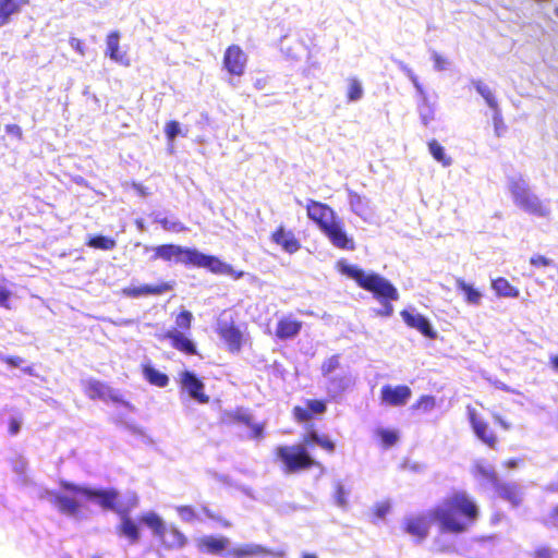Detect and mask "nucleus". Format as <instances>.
Wrapping results in <instances>:
<instances>
[{"instance_id": "nucleus-1", "label": "nucleus", "mask_w": 558, "mask_h": 558, "mask_svg": "<svg viewBox=\"0 0 558 558\" xmlns=\"http://www.w3.org/2000/svg\"><path fill=\"white\" fill-rule=\"evenodd\" d=\"M441 531L460 534L473 525L480 517V508L465 490H453L430 511Z\"/></svg>"}, {"instance_id": "nucleus-2", "label": "nucleus", "mask_w": 558, "mask_h": 558, "mask_svg": "<svg viewBox=\"0 0 558 558\" xmlns=\"http://www.w3.org/2000/svg\"><path fill=\"white\" fill-rule=\"evenodd\" d=\"M342 272L352 278L360 288L371 292L378 302L399 299L397 288L376 272H365L363 269L351 265L343 266Z\"/></svg>"}, {"instance_id": "nucleus-3", "label": "nucleus", "mask_w": 558, "mask_h": 558, "mask_svg": "<svg viewBox=\"0 0 558 558\" xmlns=\"http://www.w3.org/2000/svg\"><path fill=\"white\" fill-rule=\"evenodd\" d=\"M138 521L151 531L163 550H179L187 544V537L175 525H167L156 512L143 513Z\"/></svg>"}, {"instance_id": "nucleus-4", "label": "nucleus", "mask_w": 558, "mask_h": 558, "mask_svg": "<svg viewBox=\"0 0 558 558\" xmlns=\"http://www.w3.org/2000/svg\"><path fill=\"white\" fill-rule=\"evenodd\" d=\"M286 474H293L319 466L303 445L279 446L275 450Z\"/></svg>"}, {"instance_id": "nucleus-5", "label": "nucleus", "mask_w": 558, "mask_h": 558, "mask_svg": "<svg viewBox=\"0 0 558 558\" xmlns=\"http://www.w3.org/2000/svg\"><path fill=\"white\" fill-rule=\"evenodd\" d=\"M509 191L514 204L527 214L539 217L548 215V208L530 190L522 178L511 179L509 182Z\"/></svg>"}, {"instance_id": "nucleus-6", "label": "nucleus", "mask_w": 558, "mask_h": 558, "mask_svg": "<svg viewBox=\"0 0 558 558\" xmlns=\"http://www.w3.org/2000/svg\"><path fill=\"white\" fill-rule=\"evenodd\" d=\"M60 486L74 495H82L83 497L96 501L101 509L108 511H118L120 504V494L116 488L95 489L89 487L78 486L70 482H61Z\"/></svg>"}, {"instance_id": "nucleus-7", "label": "nucleus", "mask_w": 558, "mask_h": 558, "mask_svg": "<svg viewBox=\"0 0 558 558\" xmlns=\"http://www.w3.org/2000/svg\"><path fill=\"white\" fill-rule=\"evenodd\" d=\"M189 266L205 268L215 275H228L235 280L244 276L242 270H234L231 265L220 260L217 256L204 254L196 248H193Z\"/></svg>"}, {"instance_id": "nucleus-8", "label": "nucleus", "mask_w": 558, "mask_h": 558, "mask_svg": "<svg viewBox=\"0 0 558 558\" xmlns=\"http://www.w3.org/2000/svg\"><path fill=\"white\" fill-rule=\"evenodd\" d=\"M468 418L475 437L487 448L496 450L499 439L488 422L482 418L474 408L468 407Z\"/></svg>"}, {"instance_id": "nucleus-9", "label": "nucleus", "mask_w": 558, "mask_h": 558, "mask_svg": "<svg viewBox=\"0 0 558 558\" xmlns=\"http://www.w3.org/2000/svg\"><path fill=\"white\" fill-rule=\"evenodd\" d=\"M306 214L322 232L337 219L335 210L329 205L314 199L307 202Z\"/></svg>"}, {"instance_id": "nucleus-10", "label": "nucleus", "mask_w": 558, "mask_h": 558, "mask_svg": "<svg viewBox=\"0 0 558 558\" xmlns=\"http://www.w3.org/2000/svg\"><path fill=\"white\" fill-rule=\"evenodd\" d=\"M193 248L167 243L155 247L154 259H162L165 262L182 263L189 266Z\"/></svg>"}, {"instance_id": "nucleus-11", "label": "nucleus", "mask_w": 558, "mask_h": 558, "mask_svg": "<svg viewBox=\"0 0 558 558\" xmlns=\"http://www.w3.org/2000/svg\"><path fill=\"white\" fill-rule=\"evenodd\" d=\"M247 57L238 45H230L223 53V68L232 76H241L245 72Z\"/></svg>"}, {"instance_id": "nucleus-12", "label": "nucleus", "mask_w": 558, "mask_h": 558, "mask_svg": "<svg viewBox=\"0 0 558 558\" xmlns=\"http://www.w3.org/2000/svg\"><path fill=\"white\" fill-rule=\"evenodd\" d=\"M430 519L425 514L410 515L404 519L402 530L416 542H423L429 534Z\"/></svg>"}, {"instance_id": "nucleus-13", "label": "nucleus", "mask_w": 558, "mask_h": 558, "mask_svg": "<svg viewBox=\"0 0 558 558\" xmlns=\"http://www.w3.org/2000/svg\"><path fill=\"white\" fill-rule=\"evenodd\" d=\"M174 282L165 281L158 284L129 286L121 290L123 296L138 299L147 295H161L173 290Z\"/></svg>"}, {"instance_id": "nucleus-14", "label": "nucleus", "mask_w": 558, "mask_h": 558, "mask_svg": "<svg viewBox=\"0 0 558 558\" xmlns=\"http://www.w3.org/2000/svg\"><path fill=\"white\" fill-rule=\"evenodd\" d=\"M217 333L226 343L229 352L239 353L241 351L243 333L234 323L220 324Z\"/></svg>"}, {"instance_id": "nucleus-15", "label": "nucleus", "mask_w": 558, "mask_h": 558, "mask_svg": "<svg viewBox=\"0 0 558 558\" xmlns=\"http://www.w3.org/2000/svg\"><path fill=\"white\" fill-rule=\"evenodd\" d=\"M400 315L409 328L417 330L428 339H436L437 332L433 328L428 318H426L424 315L420 313H413L408 310H402Z\"/></svg>"}, {"instance_id": "nucleus-16", "label": "nucleus", "mask_w": 558, "mask_h": 558, "mask_svg": "<svg viewBox=\"0 0 558 558\" xmlns=\"http://www.w3.org/2000/svg\"><path fill=\"white\" fill-rule=\"evenodd\" d=\"M323 233L329 239L333 246L353 251L355 248V244L352 238H350L344 231L343 223L336 219L330 226H328Z\"/></svg>"}, {"instance_id": "nucleus-17", "label": "nucleus", "mask_w": 558, "mask_h": 558, "mask_svg": "<svg viewBox=\"0 0 558 558\" xmlns=\"http://www.w3.org/2000/svg\"><path fill=\"white\" fill-rule=\"evenodd\" d=\"M327 411V402L319 399H308L305 407L295 405L292 409L293 417L299 423H305L313 420L316 415H322Z\"/></svg>"}, {"instance_id": "nucleus-18", "label": "nucleus", "mask_w": 558, "mask_h": 558, "mask_svg": "<svg viewBox=\"0 0 558 558\" xmlns=\"http://www.w3.org/2000/svg\"><path fill=\"white\" fill-rule=\"evenodd\" d=\"M180 384L186 389L189 395L199 403H207L209 397L204 392L203 381L190 371H184L180 375Z\"/></svg>"}, {"instance_id": "nucleus-19", "label": "nucleus", "mask_w": 558, "mask_h": 558, "mask_svg": "<svg viewBox=\"0 0 558 558\" xmlns=\"http://www.w3.org/2000/svg\"><path fill=\"white\" fill-rule=\"evenodd\" d=\"M271 241L284 252L294 254L301 248V242L293 231L287 230L282 225L278 226L270 235Z\"/></svg>"}, {"instance_id": "nucleus-20", "label": "nucleus", "mask_w": 558, "mask_h": 558, "mask_svg": "<svg viewBox=\"0 0 558 558\" xmlns=\"http://www.w3.org/2000/svg\"><path fill=\"white\" fill-rule=\"evenodd\" d=\"M411 395V389L405 385H399L396 387L385 385L380 389L381 401L392 407H400L405 404L410 399Z\"/></svg>"}, {"instance_id": "nucleus-21", "label": "nucleus", "mask_w": 558, "mask_h": 558, "mask_svg": "<svg viewBox=\"0 0 558 558\" xmlns=\"http://www.w3.org/2000/svg\"><path fill=\"white\" fill-rule=\"evenodd\" d=\"M303 323L292 315H286L278 319L275 336L280 340H289L295 338L301 329Z\"/></svg>"}, {"instance_id": "nucleus-22", "label": "nucleus", "mask_w": 558, "mask_h": 558, "mask_svg": "<svg viewBox=\"0 0 558 558\" xmlns=\"http://www.w3.org/2000/svg\"><path fill=\"white\" fill-rule=\"evenodd\" d=\"M120 33L118 31L110 32L106 37V54L114 62L129 66L131 61L125 51L120 49Z\"/></svg>"}, {"instance_id": "nucleus-23", "label": "nucleus", "mask_w": 558, "mask_h": 558, "mask_svg": "<svg viewBox=\"0 0 558 558\" xmlns=\"http://www.w3.org/2000/svg\"><path fill=\"white\" fill-rule=\"evenodd\" d=\"M229 539L225 536H203L197 539L196 546L203 554L220 555L229 547Z\"/></svg>"}, {"instance_id": "nucleus-24", "label": "nucleus", "mask_w": 558, "mask_h": 558, "mask_svg": "<svg viewBox=\"0 0 558 558\" xmlns=\"http://www.w3.org/2000/svg\"><path fill=\"white\" fill-rule=\"evenodd\" d=\"M163 338L170 340V343L173 349L186 355L197 354L196 345L182 331H179L177 329L168 330L163 335Z\"/></svg>"}, {"instance_id": "nucleus-25", "label": "nucleus", "mask_w": 558, "mask_h": 558, "mask_svg": "<svg viewBox=\"0 0 558 558\" xmlns=\"http://www.w3.org/2000/svg\"><path fill=\"white\" fill-rule=\"evenodd\" d=\"M83 390L90 400H105L109 398L113 401H118V398L113 396L110 387L98 379H88L84 383Z\"/></svg>"}, {"instance_id": "nucleus-26", "label": "nucleus", "mask_w": 558, "mask_h": 558, "mask_svg": "<svg viewBox=\"0 0 558 558\" xmlns=\"http://www.w3.org/2000/svg\"><path fill=\"white\" fill-rule=\"evenodd\" d=\"M72 496L64 494H54L52 504L57 509L66 515H76L81 510V502L75 498L77 495L70 493Z\"/></svg>"}, {"instance_id": "nucleus-27", "label": "nucleus", "mask_w": 558, "mask_h": 558, "mask_svg": "<svg viewBox=\"0 0 558 558\" xmlns=\"http://www.w3.org/2000/svg\"><path fill=\"white\" fill-rule=\"evenodd\" d=\"M116 532L120 537H125L131 544H136L141 538L140 529L135 521L128 514L121 518V522L116 527Z\"/></svg>"}, {"instance_id": "nucleus-28", "label": "nucleus", "mask_w": 558, "mask_h": 558, "mask_svg": "<svg viewBox=\"0 0 558 558\" xmlns=\"http://www.w3.org/2000/svg\"><path fill=\"white\" fill-rule=\"evenodd\" d=\"M267 553L266 547L257 544H243L226 551L227 558H254L263 557Z\"/></svg>"}, {"instance_id": "nucleus-29", "label": "nucleus", "mask_w": 558, "mask_h": 558, "mask_svg": "<svg viewBox=\"0 0 558 558\" xmlns=\"http://www.w3.org/2000/svg\"><path fill=\"white\" fill-rule=\"evenodd\" d=\"M29 0H0V26L7 25L11 16L17 14Z\"/></svg>"}, {"instance_id": "nucleus-30", "label": "nucleus", "mask_w": 558, "mask_h": 558, "mask_svg": "<svg viewBox=\"0 0 558 558\" xmlns=\"http://www.w3.org/2000/svg\"><path fill=\"white\" fill-rule=\"evenodd\" d=\"M497 494L502 499L509 501L513 507H518L522 502L521 492L515 484L500 483V481L494 486Z\"/></svg>"}, {"instance_id": "nucleus-31", "label": "nucleus", "mask_w": 558, "mask_h": 558, "mask_svg": "<svg viewBox=\"0 0 558 558\" xmlns=\"http://www.w3.org/2000/svg\"><path fill=\"white\" fill-rule=\"evenodd\" d=\"M456 286L464 294L466 303L472 305H478L482 299V293L473 287V284L465 282L463 279L458 278Z\"/></svg>"}, {"instance_id": "nucleus-32", "label": "nucleus", "mask_w": 558, "mask_h": 558, "mask_svg": "<svg viewBox=\"0 0 558 558\" xmlns=\"http://www.w3.org/2000/svg\"><path fill=\"white\" fill-rule=\"evenodd\" d=\"M492 288L499 296L515 298L519 295V290L504 277L494 279Z\"/></svg>"}, {"instance_id": "nucleus-33", "label": "nucleus", "mask_w": 558, "mask_h": 558, "mask_svg": "<svg viewBox=\"0 0 558 558\" xmlns=\"http://www.w3.org/2000/svg\"><path fill=\"white\" fill-rule=\"evenodd\" d=\"M145 379L154 386H157L159 388H163L169 383V377L159 372L158 369L154 368L153 366H145L143 369Z\"/></svg>"}, {"instance_id": "nucleus-34", "label": "nucleus", "mask_w": 558, "mask_h": 558, "mask_svg": "<svg viewBox=\"0 0 558 558\" xmlns=\"http://www.w3.org/2000/svg\"><path fill=\"white\" fill-rule=\"evenodd\" d=\"M86 245L95 250L111 251L117 246V242L113 238L97 234L90 236Z\"/></svg>"}, {"instance_id": "nucleus-35", "label": "nucleus", "mask_w": 558, "mask_h": 558, "mask_svg": "<svg viewBox=\"0 0 558 558\" xmlns=\"http://www.w3.org/2000/svg\"><path fill=\"white\" fill-rule=\"evenodd\" d=\"M305 442L315 444L329 453H332L336 449V445L331 439L326 435H318L315 430H312L306 435Z\"/></svg>"}, {"instance_id": "nucleus-36", "label": "nucleus", "mask_w": 558, "mask_h": 558, "mask_svg": "<svg viewBox=\"0 0 558 558\" xmlns=\"http://www.w3.org/2000/svg\"><path fill=\"white\" fill-rule=\"evenodd\" d=\"M251 420L252 416L241 408L227 412L223 417L225 423L228 425L242 424L246 426L251 425Z\"/></svg>"}, {"instance_id": "nucleus-37", "label": "nucleus", "mask_w": 558, "mask_h": 558, "mask_svg": "<svg viewBox=\"0 0 558 558\" xmlns=\"http://www.w3.org/2000/svg\"><path fill=\"white\" fill-rule=\"evenodd\" d=\"M428 149L433 158L444 167L451 165V158L446 156L444 147L436 140H430L428 142Z\"/></svg>"}, {"instance_id": "nucleus-38", "label": "nucleus", "mask_w": 558, "mask_h": 558, "mask_svg": "<svg viewBox=\"0 0 558 558\" xmlns=\"http://www.w3.org/2000/svg\"><path fill=\"white\" fill-rule=\"evenodd\" d=\"M474 474L490 483L492 485H496L499 482L498 474L492 468H487L483 464H476L474 466Z\"/></svg>"}, {"instance_id": "nucleus-39", "label": "nucleus", "mask_w": 558, "mask_h": 558, "mask_svg": "<svg viewBox=\"0 0 558 558\" xmlns=\"http://www.w3.org/2000/svg\"><path fill=\"white\" fill-rule=\"evenodd\" d=\"M363 96V88L361 82L356 77L348 80L347 99L348 101H356Z\"/></svg>"}, {"instance_id": "nucleus-40", "label": "nucleus", "mask_w": 558, "mask_h": 558, "mask_svg": "<svg viewBox=\"0 0 558 558\" xmlns=\"http://www.w3.org/2000/svg\"><path fill=\"white\" fill-rule=\"evenodd\" d=\"M376 435L385 448L392 447L398 441V434L392 429L379 428Z\"/></svg>"}, {"instance_id": "nucleus-41", "label": "nucleus", "mask_w": 558, "mask_h": 558, "mask_svg": "<svg viewBox=\"0 0 558 558\" xmlns=\"http://www.w3.org/2000/svg\"><path fill=\"white\" fill-rule=\"evenodd\" d=\"M339 366H340V355L335 354V355H331L330 357L326 359L322 363L320 371L324 376H327V375L331 374L332 372H335L337 368H339Z\"/></svg>"}, {"instance_id": "nucleus-42", "label": "nucleus", "mask_w": 558, "mask_h": 558, "mask_svg": "<svg viewBox=\"0 0 558 558\" xmlns=\"http://www.w3.org/2000/svg\"><path fill=\"white\" fill-rule=\"evenodd\" d=\"M436 405L435 397L425 395L421 396L417 401L412 405L415 410H422L424 412H428L433 410Z\"/></svg>"}, {"instance_id": "nucleus-43", "label": "nucleus", "mask_w": 558, "mask_h": 558, "mask_svg": "<svg viewBox=\"0 0 558 558\" xmlns=\"http://www.w3.org/2000/svg\"><path fill=\"white\" fill-rule=\"evenodd\" d=\"M192 319H193L192 313L184 310L177 315L175 325L178 328L182 329L183 331H187L191 329Z\"/></svg>"}, {"instance_id": "nucleus-44", "label": "nucleus", "mask_w": 558, "mask_h": 558, "mask_svg": "<svg viewBox=\"0 0 558 558\" xmlns=\"http://www.w3.org/2000/svg\"><path fill=\"white\" fill-rule=\"evenodd\" d=\"M542 524L547 529H558V505L554 506L548 513L542 518Z\"/></svg>"}, {"instance_id": "nucleus-45", "label": "nucleus", "mask_w": 558, "mask_h": 558, "mask_svg": "<svg viewBox=\"0 0 558 558\" xmlns=\"http://www.w3.org/2000/svg\"><path fill=\"white\" fill-rule=\"evenodd\" d=\"M476 89L482 95V97L486 100L487 105L492 109H497V107H498L497 100L488 86L483 85V84H477Z\"/></svg>"}, {"instance_id": "nucleus-46", "label": "nucleus", "mask_w": 558, "mask_h": 558, "mask_svg": "<svg viewBox=\"0 0 558 558\" xmlns=\"http://www.w3.org/2000/svg\"><path fill=\"white\" fill-rule=\"evenodd\" d=\"M157 222L166 231L182 232L186 230V227L180 221H170L168 218H160Z\"/></svg>"}, {"instance_id": "nucleus-47", "label": "nucleus", "mask_w": 558, "mask_h": 558, "mask_svg": "<svg viewBox=\"0 0 558 558\" xmlns=\"http://www.w3.org/2000/svg\"><path fill=\"white\" fill-rule=\"evenodd\" d=\"M165 134L167 137V141L169 143H172L174 138L181 134L180 130V123L175 120L168 121L165 125Z\"/></svg>"}, {"instance_id": "nucleus-48", "label": "nucleus", "mask_w": 558, "mask_h": 558, "mask_svg": "<svg viewBox=\"0 0 558 558\" xmlns=\"http://www.w3.org/2000/svg\"><path fill=\"white\" fill-rule=\"evenodd\" d=\"M390 506L387 502H380L374 506L373 508V517L377 520L384 519L386 514L389 512Z\"/></svg>"}, {"instance_id": "nucleus-49", "label": "nucleus", "mask_w": 558, "mask_h": 558, "mask_svg": "<svg viewBox=\"0 0 558 558\" xmlns=\"http://www.w3.org/2000/svg\"><path fill=\"white\" fill-rule=\"evenodd\" d=\"M177 512L179 513V515L181 518H183L186 521L193 520L196 518L195 510L192 506H179L177 508Z\"/></svg>"}, {"instance_id": "nucleus-50", "label": "nucleus", "mask_w": 558, "mask_h": 558, "mask_svg": "<svg viewBox=\"0 0 558 558\" xmlns=\"http://www.w3.org/2000/svg\"><path fill=\"white\" fill-rule=\"evenodd\" d=\"M248 427H251V435L250 437L253 438V439H256V440H259L264 437V424L263 423H253L251 421V425H247Z\"/></svg>"}, {"instance_id": "nucleus-51", "label": "nucleus", "mask_w": 558, "mask_h": 558, "mask_svg": "<svg viewBox=\"0 0 558 558\" xmlns=\"http://www.w3.org/2000/svg\"><path fill=\"white\" fill-rule=\"evenodd\" d=\"M530 263L534 267H547L551 262L543 255H534L530 258Z\"/></svg>"}, {"instance_id": "nucleus-52", "label": "nucleus", "mask_w": 558, "mask_h": 558, "mask_svg": "<svg viewBox=\"0 0 558 558\" xmlns=\"http://www.w3.org/2000/svg\"><path fill=\"white\" fill-rule=\"evenodd\" d=\"M493 420L497 425H499L505 430H509L512 428V424L499 413H493Z\"/></svg>"}, {"instance_id": "nucleus-53", "label": "nucleus", "mask_w": 558, "mask_h": 558, "mask_svg": "<svg viewBox=\"0 0 558 558\" xmlns=\"http://www.w3.org/2000/svg\"><path fill=\"white\" fill-rule=\"evenodd\" d=\"M11 298V291L0 287V306L10 310L9 300Z\"/></svg>"}, {"instance_id": "nucleus-54", "label": "nucleus", "mask_w": 558, "mask_h": 558, "mask_svg": "<svg viewBox=\"0 0 558 558\" xmlns=\"http://www.w3.org/2000/svg\"><path fill=\"white\" fill-rule=\"evenodd\" d=\"M5 132L14 137H16L19 141L23 138V131L17 124H7L5 125Z\"/></svg>"}, {"instance_id": "nucleus-55", "label": "nucleus", "mask_w": 558, "mask_h": 558, "mask_svg": "<svg viewBox=\"0 0 558 558\" xmlns=\"http://www.w3.org/2000/svg\"><path fill=\"white\" fill-rule=\"evenodd\" d=\"M393 300H387L385 302H379L383 305V308L378 311V314L384 317H389L393 313V306L391 304Z\"/></svg>"}, {"instance_id": "nucleus-56", "label": "nucleus", "mask_w": 558, "mask_h": 558, "mask_svg": "<svg viewBox=\"0 0 558 558\" xmlns=\"http://www.w3.org/2000/svg\"><path fill=\"white\" fill-rule=\"evenodd\" d=\"M265 554H263V557H272V558H286L287 557V550L283 548L271 550L266 547Z\"/></svg>"}, {"instance_id": "nucleus-57", "label": "nucleus", "mask_w": 558, "mask_h": 558, "mask_svg": "<svg viewBox=\"0 0 558 558\" xmlns=\"http://www.w3.org/2000/svg\"><path fill=\"white\" fill-rule=\"evenodd\" d=\"M2 361L12 367H19L23 362V360L16 355L5 356L2 359Z\"/></svg>"}, {"instance_id": "nucleus-58", "label": "nucleus", "mask_w": 558, "mask_h": 558, "mask_svg": "<svg viewBox=\"0 0 558 558\" xmlns=\"http://www.w3.org/2000/svg\"><path fill=\"white\" fill-rule=\"evenodd\" d=\"M70 44L81 56L85 54V46L81 39L71 38Z\"/></svg>"}, {"instance_id": "nucleus-59", "label": "nucleus", "mask_w": 558, "mask_h": 558, "mask_svg": "<svg viewBox=\"0 0 558 558\" xmlns=\"http://www.w3.org/2000/svg\"><path fill=\"white\" fill-rule=\"evenodd\" d=\"M20 428H21L20 421L17 418H14V417L10 418V421H9V433L11 435H15V434L19 433Z\"/></svg>"}, {"instance_id": "nucleus-60", "label": "nucleus", "mask_w": 558, "mask_h": 558, "mask_svg": "<svg viewBox=\"0 0 558 558\" xmlns=\"http://www.w3.org/2000/svg\"><path fill=\"white\" fill-rule=\"evenodd\" d=\"M434 60H435V63H436V66L439 69V70H442L445 68L444 63H445V60L440 57V56H435L434 57Z\"/></svg>"}, {"instance_id": "nucleus-61", "label": "nucleus", "mask_w": 558, "mask_h": 558, "mask_svg": "<svg viewBox=\"0 0 558 558\" xmlns=\"http://www.w3.org/2000/svg\"><path fill=\"white\" fill-rule=\"evenodd\" d=\"M550 362V365L551 367L555 369V371H558V354L557 355H554L550 357L549 360Z\"/></svg>"}, {"instance_id": "nucleus-62", "label": "nucleus", "mask_w": 558, "mask_h": 558, "mask_svg": "<svg viewBox=\"0 0 558 558\" xmlns=\"http://www.w3.org/2000/svg\"><path fill=\"white\" fill-rule=\"evenodd\" d=\"M505 465L509 469H513L518 465V460L515 459H509L505 462Z\"/></svg>"}, {"instance_id": "nucleus-63", "label": "nucleus", "mask_w": 558, "mask_h": 558, "mask_svg": "<svg viewBox=\"0 0 558 558\" xmlns=\"http://www.w3.org/2000/svg\"><path fill=\"white\" fill-rule=\"evenodd\" d=\"M430 120H433L432 112H429L428 114H422V121L425 125H427Z\"/></svg>"}, {"instance_id": "nucleus-64", "label": "nucleus", "mask_w": 558, "mask_h": 558, "mask_svg": "<svg viewBox=\"0 0 558 558\" xmlns=\"http://www.w3.org/2000/svg\"><path fill=\"white\" fill-rule=\"evenodd\" d=\"M411 80H412V82H413L414 86L416 87V89H417L420 93H423L422 86H421V84L418 83L417 77H416V76H414V75H412V76H411Z\"/></svg>"}]
</instances>
